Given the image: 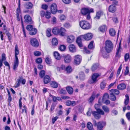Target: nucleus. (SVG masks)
Masks as SVG:
<instances>
[{"label": "nucleus", "instance_id": "f257e3e1", "mask_svg": "<svg viewBox=\"0 0 130 130\" xmlns=\"http://www.w3.org/2000/svg\"><path fill=\"white\" fill-rule=\"evenodd\" d=\"M99 105L95 104L94 107L95 108L96 110V111H92V114L96 119H99L101 117V115H104L105 114L104 111L99 108Z\"/></svg>", "mask_w": 130, "mask_h": 130}, {"label": "nucleus", "instance_id": "f03ea898", "mask_svg": "<svg viewBox=\"0 0 130 130\" xmlns=\"http://www.w3.org/2000/svg\"><path fill=\"white\" fill-rule=\"evenodd\" d=\"M15 60L14 61L13 69L15 71L17 70L19 65V60L17 55L19 54V51L17 45H16L15 48Z\"/></svg>", "mask_w": 130, "mask_h": 130}, {"label": "nucleus", "instance_id": "7ed1b4c3", "mask_svg": "<svg viewBox=\"0 0 130 130\" xmlns=\"http://www.w3.org/2000/svg\"><path fill=\"white\" fill-rule=\"evenodd\" d=\"M65 31L64 29L62 27L60 29L57 27H54L52 30V32L54 34L59 35L62 36H64Z\"/></svg>", "mask_w": 130, "mask_h": 130}, {"label": "nucleus", "instance_id": "20e7f679", "mask_svg": "<svg viewBox=\"0 0 130 130\" xmlns=\"http://www.w3.org/2000/svg\"><path fill=\"white\" fill-rule=\"evenodd\" d=\"M104 48L107 52H110L112 50L113 48V44L112 42L109 40H106L105 43Z\"/></svg>", "mask_w": 130, "mask_h": 130}, {"label": "nucleus", "instance_id": "39448f33", "mask_svg": "<svg viewBox=\"0 0 130 130\" xmlns=\"http://www.w3.org/2000/svg\"><path fill=\"white\" fill-rule=\"evenodd\" d=\"M79 25L83 29L88 30L91 28V25L87 21L85 20H82L79 22Z\"/></svg>", "mask_w": 130, "mask_h": 130}, {"label": "nucleus", "instance_id": "423d86ee", "mask_svg": "<svg viewBox=\"0 0 130 130\" xmlns=\"http://www.w3.org/2000/svg\"><path fill=\"white\" fill-rule=\"evenodd\" d=\"M81 12L83 15H85L88 13L94 12V10L92 8L89 9L88 8H83L81 9Z\"/></svg>", "mask_w": 130, "mask_h": 130}, {"label": "nucleus", "instance_id": "0eeeda50", "mask_svg": "<svg viewBox=\"0 0 130 130\" xmlns=\"http://www.w3.org/2000/svg\"><path fill=\"white\" fill-rule=\"evenodd\" d=\"M26 29L29 31H30L29 34L31 35H35L37 32V30L35 28H33V26L31 25H28L26 27Z\"/></svg>", "mask_w": 130, "mask_h": 130}, {"label": "nucleus", "instance_id": "6e6552de", "mask_svg": "<svg viewBox=\"0 0 130 130\" xmlns=\"http://www.w3.org/2000/svg\"><path fill=\"white\" fill-rule=\"evenodd\" d=\"M109 53L107 52L104 47H102L101 49L100 54L104 58H107L109 57Z\"/></svg>", "mask_w": 130, "mask_h": 130}, {"label": "nucleus", "instance_id": "1a4fd4ad", "mask_svg": "<svg viewBox=\"0 0 130 130\" xmlns=\"http://www.w3.org/2000/svg\"><path fill=\"white\" fill-rule=\"evenodd\" d=\"M117 2H115L113 3V4L110 5L109 7V12L113 13L115 12L116 10V8L115 5L117 4Z\"/></svg>", "mask_w": 130, "mask_h": 130}, {"label": "nucleus", "instance_id": "9d476101", "mask_svg": "<svg viewBox=\"0 0 130 130\" xmlns=\"http://www.w3.org/2000/svg\"><path fill=\"white\" fill-rule=\"evenodd\" d=\"M82 60V57L80 55H77L75 56L74 57V62L75 65L79 64L80 63Z\"/></svg>", "mask_w": 130, "mask_h": 130}, {"label": "nucleus", "instance_id": "9b49d317", "mask_svg": "<svg viewBox=\"0 0 130 130\" xmlns=\"http://www.w3.org/2000/svg\"><path fill=\"white\" fill-rule=\"evenodd\" d=\"M30 43L33 46L37 47L39 46V43L36 38H31L30 40Z\"/></svg>", "mask_w": 130, "mask_h": 130}, {"label": "nucleus", "instance_id": "f8f14e48", "mask_svg": "<svg viewBox=\"0 0 130 130\" xmlns=\"http://www.w3.org/2000/svg\"><path fill=\"white\" fill-rule=\"evenodd\" d=\"M106 124V122H105L102 121L98 122L97 125L98 130H103V128Z\"/></svg>", "mask_w": 130, "mask_h": 130}, {"label": "nucleus", "instance_id": "ddd939ff", "mask_svg": "<svg viewBox=\"0 0 130 130\" xmlns=\"http://www.w3.org/2000/svg\"><path fill=\"white\" fill-rule=\"evenodd\" d=\"M99 76V74L97 73H95L93 74L92 77V82L91 83V84L95 83L98 81L97 78Z\"/></svg>", "mask_w": 130, "mask_h": 130}, {"label": "nucleus", "instance_id": "4468645a", "mask_svg": "<svg viewBox=\"0 0 130 130\" xmlns=\"http://www.w3.org/2000/svg\"><path fill=\"white\" fill-rule=\"evenodd\" d=\"M93 36L92 35L91 33H88L84 35L81 36V38L84 39L85 40H88L91 39Z\"/></svg>", "mask_w": 130, "mask_h": 130}, {"label": "nucleus", "instance_id": "2eb2a0df", "mask_svg": "<svg viewBox=\"0 0 130 130\" xmlns=\"http://www.w3.org/2000/svg\"><path fill=\"white\" fill-rule=\"evenodd\" d=\"M51 10L52 13L53 14H55L57 11V7L56 4L53 3L51 6Z\"/></svg>", "mask_w": 130, "mask_h": 130}, {"label": "nucleus", "instance_id": "dca6fc26", "mask_svg": "<svg viewBox=\"0 0 130 130\" xmlns=\"http://www.w3.org/2000/svg\"><path fill=\"white\" fill-rule=\"evenodd\" d=\"M25 21L28 23H31L32 22L31 18L28 15H26L24 16Z\"/></svg>", "mask_w": 130, "mask_h": 130}, {"label": "nucleus", "instance_id": "f3484780", "mask_svg": "<svg viewBox=\"0 0 130 130\" xmlns=\"http://www.w3.org/2000/svg\"><path fill=\"white\" fill-rule=\"evenodd\" d=\"M64 57V61L66 63H69L71 61V58L70 55H67Z\"/></svg>", "mask_w": 130, "mask_h": 130}, {"label": "nucleus", "instance_id": "a211bd4d", "mask_svg": "<svg viewBox=\"0 0 130 130\" xmlns=\"http://www.w3.org/2000/svg\"><path fill=\"white\" fill-rule=\"evenodd\" d=\"M69 51L72 53L76 52V48L75 46L73 44H71L69 45Z\"/></svg>", "mask_w": 130, "mask_h": 130}, {"label": "nucleus", "instance_id": "6ab92c4d", "mask_svg": "<svg viewBox=\"0 0 130 130\" xmlns=\"http://www.w3.org/2000/svg\"><path fill=\"white\" fill-rule=\"evenodd\" d=\"M121 47L120 44H119V46L117 48V51L116 53V56L119 57H120V53L121 51Z\"/></svg>", "mask_w": 130, "mask_h": 130}, {"label": "nucleus", "instance_id": "aec40b11", "mask_svg": "<svg viewBox=\"0 0 130 130\" xmlns=\"http://www.w3.org/2000/svg\"><path fill=\"white\" fill-rule=\"evenodd\" d=\"M75 39V37L73 36L70 35L67 37V41L69 43H72L74 41Z\"/></svg>", "mask_w": 130, "mask_h": 130}, {"label": "nucleus", "instance_id": "412c9836", "mask_svg": "<svg viewBox=\"0 0 130 130\" xmlns=\"http://www.w3.org/2000/svg\"><path fill=\"white\" fill-rule=\"evenodd\" d=\"M51 80L50 77L48 75H46L44 77L43 79L44 83V84L48 83Z\"/></svg>", "mask_w": 130, "mask_h": 130}, {"label": "nucleus", "instance_id": "4be33fe9", "mask_svg": "<svg viewBox=\"0 0 130 130\" xmlns=\"http://www.w3.org/2000/svg\"><path fill=\"white\" fill-rule=\"evenodd\" d=\"M103 12L102 11L100 10L97 12L96 13V15L94 18L96 19H100L101 16L103 14Z\"/></svg>", "mask_w": 130, "mask_h": 130}, {"label": "nucleus", "instance_id": "5701e85b", "mask_svg": "<svg viewBox=\"0 0 130 130\" xmlns=\"http://www.w3.org/2000/svg\"><path fill=\"white\" fill-rule=\"evenodd\" d=\"M107 29V26L105 25H102L99 28V29L100 30L103 32H106V31Z\"/></svg>", "mask_w": 130, "mask_h": 130}, {"label": "nucleus", "instance_id": "b1692460", "mask_svg": "<svg viewBox=\"0 0 130 130\" xmlns=\"http://www.w3.org/2000/svg\"><path fill=\"white\" fill-rule=\"evenodd\" d=\"M81 37H78L77 39L76 40V42L77 43L78 45L80 47H82L83 45L81 42Z\"/></svg>", "mask_w": 130, "mask_h": 130}, {"label": "nucleus", "instance_id": "393cba45", "mask_svg": "<svg viewBox=\"0 0 130 130\" xmlns=\"http://www.w3.org/2000/svg\"><path fill=\"white\" fill-rule=\"evenodd\" d=\"M126 86L125 84L124 83L119 84L117 86V88L120 90H122L125 89Z\"/></svg>", "mask_w": 130, "mask_h": 130}, {"label": "nucleus", "instance_id": "a878e982", "mask_svg": "<svg viewBox=\"0 0 130 130\" xmlns=\"http://www.w3.org/2000/svg\"><path fill=\"white\" fill-rule=\"evenodd\" d=\"M95 98V94L93 93L88 100V102L89 104H91Z\"/></svg>", "mask_w": 130, "mask_h": 130}, {"label": "nucleus", "instance_id": "bb28decb", "mask_svg": "<svg viewBox=\"0 0 130 130\" xmlns=\"http://www.w3.org/2000/svg\"><path fill=\"white\" fill-rule=\"evenodd\" d=\"M25 7L27 9H30L33 6L32 4L30 2L26 3L25 5Z\"/></svg>", "mask_w": 130, "mask_h": 130}, {"label": "nucleus", "instance_id": "cd10ccee", "mask_svg": "<svg viewBox=\"0 0 130 130\" xmlns=\"http://www.w3.org/2000/svg\"><path fill=\"white\" fill-rule=\"evenodd\" d=\"M54 56L55 59L59 60L60 59L61 57L60 54L57 52H55L54 53Z\"/></svg>", "mask_w": 130, "mask_h": 130}, {"label": "nucleus", "instance_id": "c85d7f7f", "mask_svg": "<svg viewBox=\"0 0 130 130\" xmlns=\"http://www.w3.org/2000/svg\"><path fill=\"white\" fill-rule=\"evenodd\" d=\"M16 11L17 14H21V11L20 10V0H19L18 7L17 8Z\"/></svg>", "mask_w": 130, "mask_h": 130}, {"label": "nucleus", "instance_id": "c756f323", "mask_svg": "<svg viewBox=\"0 0 130 130\" xmlns=\"http://www.w3.org/2000/svg\"><path fill=\"white\" fill-rule=\"evenodd\" d=\"M102 108L105 112L108 113L109 112V109L108 107L105 105L102 106Z\"/></svg>", "mask_w": 130, "mask_h": 130}, {"label": "nucleus", "instance_id": "7c9ffc66", "mask_svg": "<svg viewBox=\"0 0 130 130\" xmlns=\"http://www.w3.org/2000/svg\"><path fill=\"white\" fill-rule=\"evenodd\" d=\"M50 85L52 87L54 88H56L58 87V84L55 81L51 82L50 83Z\"/></svg>", "mask_w": 130, "mask_h": 130}, {"label": "nucleus", "instance_id": "2f4dec72", "mask_svg": "<svg viewBox=\"0 0 130 130\" xmlns=\"http://www.w3.org/2000/svg\"><path fill=\"white\" fill-rule=\"evenodd\" d=\"M21 79V78H19L17 79V81L14 85V87L15 88H17L20 86L21 83L20 82Z\"/></svg>", "mask_w": 130, "mask_h": 130}, {"label": "nucleus", "instance_id": "473e14b6", "mask_svg": "<svg viewBox=\"0 0 130 130\" xmlns=\"http://www.w3.org/2000/svg\"><path fill=\"white\" fill-rule=\"evenodd\" d=\"M109 33L111 36H114L116 34V31L113 28L110 29L109 30Z\"/></svg>", "mask_w": 130, "mask_h": 130}, {"label": "nucleus", "instance_id": "72a5a7b5", "mask_svg": "<svg viewBox=\"0 0 130 130\" xmlns=\"http://www.w3.org/2000/svg\"><path fill=\"white\" fill-rule=\"evenodd\" d=\"M125 99L124 101V104L125 105H127L129 101V97L128 95V94H126L125 95Z\"/></svg>", "mask_w": 130, "mask_h": 130}, {"label": "nucleus", "instance_id": "f704fd0d", "mask_svg": "<svg viewBox=\"0 0 130 130\" xmlns=\"http://www.w3.org/2000/svg\"><path fill=\"white\" fill-rule=\"evenodd\" d=\"M67 90L68 93L70 94H72L73 92V89L71 87H68L67 88Z\"/></svg>", "mask_w": 130, "mask_h": 130}, {"label": "nucleus", "instance_id": "c9c22d12", "mask_svg": "<svg viewBox=\"0 0 130 130\" xmlns=\"http://www.w3.org/2000/svg\"><path fill=\"white\" fill-rule=\"evenodd\" d=\"M94 41H92L88 45L89 48L90 49H93L94 48V45H93Z\"/></svg>", "mask_w": 130, "mask_h": 130}, {"label": "nucleus", "instance_id": "e433bc0d", "mask_svg": "<svg viewBox=\"0 0 130 130\" xmlns=\"http://www.w3.org/2000/svg\"><path fill=\"white\" fill-rule=\"evenodd\" d=\"M52 43V45L54 46H56L57 45L58 42L57 39L56 38H54L53 39Z\"/></svg>", "mask_w": 130, "mask_h": 130}, {"label": "nucleus", "instance_id": "4c0bfd02", "mask_svg": "<svg viewBox=\"0 0 130 130\" xmlns=\"http://www.w3.org/2000/svg\"><path fill=\"white\" fill-rule=\"evenodd\" d=\"M110 92H111L114 94H115L118 95L119 93V90L117 89H112L110 91Z\"/></svg>", "mask_w": 130, "mask_h": 130}, {"label": "nucleus", "instance_id": "58836bf2", "mask_svg": "<svg viewBox=\"0 0 130 130\" xmlns=\"http://www.w3.org/2000/svg\"><path fill=\"white\" fill-rule=\"evenodd\" d=\"M65 70L67 73H70L72 71V69L71 66H69L66 67Z\"/></svg>", "mask_w": 130, "mask_h": 130}, {"label": "nucleus", "instance_id": "ea45409f", "mask_svg": "<svg viewBox=\"0 0 130 130\" xmlns=\"http://www.w3.org/2000/svg\"><path fill=\"white\" fill-rule=\"evenodd\" d=\"M87 126L89 130H92L93 127L92 124L90 122H88L87 124Z\"/></svg>", "mask_w": 130, "mask_h": 130}, {"label": "nucleus", "instance_id": "a19ab883", "mask_svg": "<svg viewBox=\"0 0 130 130\" xmlns=\"http://www.w3.org/2000/svg\"><path fill=\"white\" fill-rule=\"evenodd\" d=\"M110 99L112 101H115L116 99V97L114 94L111 92H110Z\"/></svg>", "mask_w": 130, "mask_h": 130}, {"label": "nucleus", "instance_id": "79ce46f5", "mask_svg": "<svg viewBox=\"0 0 130 130\" xmlns=\"http://www.w3.org/2000/svg\"><path fill=\"white\" fill-rule=\"evenodd\" d=\"M106 85V83L104 81L101 82V83L100 86L101 89H103L105 88Z\"/></svg>", "mask_w": 130, "mask_h": 130}, {"label": "nucleus", "instance_id": "37998d69", "mask_svg": "<svg viewBox=\"0 0 130 130\" xmlns=\"http://www.w3.org/2000/svg\"><path fill=\"white\" fill-rule=\"evenodd\" d=\"M79 78L81 80H83L85 78V75L83 72H81L79 74Z\"/></svg>", "mask_w": 130, "mask_h": 130}, {"label": "nucleus", "instance_id": "c03bdc74", "mask_svg": "<svg viewBox=\"0 0 130 130\" xmlns=\"http://www.w3.org/2000/svg\"><path fill=\"white\" fill-rule=\"evenodd\" d=\"M51 29L50 28H48L46 32V36L48 37H50L51 35Z\"/></svg>", "mask_w": 130, "mask_h": 130}, {"label": "nucleus", "instance_id": "a18cd8bd", "mask_svg": "<svg viewBox=\"0 0 130 130\" xmlns=\"http://www.w3.org/2000/svg\"><path fill=\"white\" fill-rule=\"evenodd\" d=\"M45 74V72L44 70H42L39 73V75L41 78H43Z\"/></svg>", "mask_w": 130, "mask_h": 130}, {"label": "nucleus", "instance_id": "49530a36", "mask_svg": "<svg viewBox=\"0 0 130 130\" xmlns=\"http://www.w3.org/2000/svg\"><path fill=\"white\" fill-rule=\"evenodd\" d=\"M109 98V95L107 93H105L103 97V101L104 102L107 99Z\"/></svg>", "mask_w": 130, "mask_h": 130}, {"label": "nucleus", "instance_id": "de8ad7c7", "mask_svg": "<svg viewBox=\"0 0 130 130\" xmlns=\"http://www.w3.org/2000/svg\"><path fill=\"white\" fill-rule=\"evenodd\" d=\"M98 65L97 64H93L91 68V69L92 71H94L98 67Z\"/></svg>", "mask_w": 130, "mask_h": 130}, {"label": "nucleus", "instance_id": "09e8293b", "mask_svg": "<svg viewBox=\"0 0 130 130\" xmlns=\"http://www.w3.org/2000/svg\"><path fill=\"white\" fill-rule=\"evenodd\" d=\"M51 13L50 12L46 11L45 12V16L46 18L47 19H49L51 18L50 16Z\"/></svg>", "mask_w": 130, "mask_h": 130}, {"label": "nucleus", "instance_id": "8fccbe9b", "mask_svg": "<svg viewBox=\"0 0 130 130\" xmlns=\"http://www.w3.org/2000/svg\"><path fill=\"white\" fill-rule=\"evenodd\" d=\"M19 78L21 79L20 82L21 83V82L22 84L23 85L25 84L26 82L25 79H23L22 76L19 77Z\"/></svg>", "mask_w": 130, "mask_h": 130}, {"label": "nucleus", "instance_id": "3c124183", "mask_svg": "<svg viewBox=\"0 0 130 130\" xmlns=\"http://www.w3.org/2000/svg\"><path fill=\"white\" fill-rule=\"evenodd\" d=\"M36 61L37 63H41L42 62V59L41 58H39L36 59Z\"/></svg>", "mask_w": 130, "mask_h": 130}, {"label": "nucleus", "instance_id": "603ef678", "mask_svg": "<svg viewBox=\"0 0 130 130\" xmlns=\"http://www.w3.org/2000/svg\"><path fill=\"white\" fill-rule=\"evenodd\" d=\"M45 61L46 63L48 64H50L51 63V59L48 57H47L46 58Z\"/></svg>", "mask_w": 130, "mask_h": 130}, {"label": "nucleus", "instance_id": "864d4df0", "mask_svg": "<svg viewBox=\"0 0 130 130\" xmlns=\"http://www.w3.org/2000/svg\"><path fill=\"white\" fill-rule=\"evenodd\" d=\"M66 91L65 89H61L60 91V93L62 94H66Z\"/></svg>", "mask_w": 130, "mask_h": 130}, {"label": "nucleus", "instance_id": "5fc2aeb1", "mask_svg": "<svg viewBox=\"0 0 130 130\" xmlns=\"http://www.w3.org/2000/svg\"><path fill=\"white\" fill-rule=\"evenodd\" d=\"M129 72V67H126V69L124 72V75L126 76L127 75Z\"/></svg>", "mask_w": 130, "mask_h": 130}, {"label": "nucleus", "instance_id": "6e6d98bb", "mask_svg": "<svg viewBox=\"0 0 130 130\" xmlns=\"http://www.w3.org/2000/svg\"><path fill=\"white\" fill-rule=\"evenodd\" d=\"M66 49V46L64 45H61L59 47V49L61 51H64Z\"/></svg>", "mask_w": 130, "mask_h": 130}, {"label": "nucleus", "instance_id": "4d7b16f0", "mask_svg": "<svg viewBox=\"0 0 130 130\" xmlns=\"http://www.w3.org/2000/svg\"><path fill=\"white\" fill-rule=\"evenodd\" d=\"M34 55L36 56H38L40 55L41 53L40 52L38 51H35L34 52Z\"/></svg>", "mask_w": 130, "mask_h": 130}, {"label": "nucleus", "instance_id": "13d9d810", "mask_svg": "<svg viewBox=\"0 0 130 130\" xmlns=\"http://www.w3.org/2000/svg\"><path fill=\"white\" fill-rule=\"evenodd\" d=\"M84 52L86 54H89L91 53L90 51L86 47H84Z\"/></svg>", "mask_w": 130, "mask_h": 130}, {"label": "nucleus", "instance_id": "bf43d9fd", "mask_svg": "<svg viewBox=\"0 0 130 130\" xmlns=\"http://www.w3.org/2000/svg\"><path fill=\"white\" fill-rule=\"evenodd\" d=\"M6 57L5 54H3L2 55V59L1 61H3L6 60Z\"/></svg>", "mask_w": 130, "mask_h": 130}, {"label": "nucleus", "instance_id": "052dcab7", "mask_svg": "<svg viewBox=\"0 0 130 130\" xmlns=\"http://www.w3.org/2000/svg\"><path fill=\"white\" fill-rule=\"evenodd\" d=\"M56 19L55 17H54L52 18V22L53 24H56Z\"/></svg>", "mask_w": 130, "mask_h": 130}, {"label": "nucleus", "instance_id": "680f3d73", "mask_svg": "<svg viewBox=\"0 0 130 130\" xmlns=\"http://www.w3.org/2000/svg\"><path fill=\"white\" fill-rule=\"evenodd\" d=\"M129 55L128 54H126L124 56L125 60V61H127L129 58Z\"/></svg>", "mask_w": 130, "mask_h": 130}, {"label": "nucleus", "instance_id": "e2e57ef3", "mask_svg": "<svg viewBox=\"0 0 130 130\" xmlns=\"http://www.w3.org/2000/svg\"><path fill=\"white\" fill-rule=\"evenodd\" d=\"M58 118V117L56 116L52 118V122L53 124H54Z\"/></svg>", "mask_w": 130, "mask_h": 130}, {"label": "nucleus", "instance_id": "0e129e2a", "mask_svg": "<svg viewBox=\"0 0 130 130\" xmlns=\"http://www.w3.org/2000/svg\"><path fill=\"white\" fill-rule=\"evenodd\" d=\"M55 106L54 104H52L51 106L50 112L51 113H52V111L55 108Z\"/></svg>", "mask_w": 130, "mask_h": 130}, {"label": "nucleus", "instance_id": "69168bd1", "mask_svg": "<svg viewBox=\"0 0 130 130\" xmlns=\"http://www.w3.org/2000/svg\"><path fill=\"white\" fill-rule=\"evenodd\" d=\"M111 112L112 115H116L118 114L117 111L115 110H113L111 111Z\"/></svg>", "mask_w": 130, "mask_h": 130}, {"label": "nucleus", "instance_id": "338daca9", "mask_svg": "<svg viewBox=\"0 0 130 130\" xmlns=\"http://www.w3.org/2000/svg\"><path fill=\"white\" fill-rule=\"evenodd\" d=\"M40 15L41 17H44L45 14V13L43 11H42L40 12Z\"/></svg>", "mask_w": 130, "mask_h": 130}, {"label": "nucleus", "instance_id": "774afa93", "mask_svg": "<svg viewBox=\"0 0 130 130\" xmlns=\"http://www.w3.org/2000/svg\"><path fill=\"white\" fill-rule=\"evenodd\" d=\"M126 117L128 120H130V112H127L126 114Z\"/></svg>", "mask_w": 130, "mask_h": 130}]
</instances>
